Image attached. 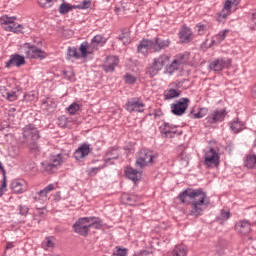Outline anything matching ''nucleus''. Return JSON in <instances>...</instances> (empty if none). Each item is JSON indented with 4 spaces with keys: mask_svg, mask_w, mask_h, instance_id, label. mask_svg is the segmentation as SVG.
<instances>
[{
    "mask_svg": "<svg viewBox=\"0 0 256 256\" xmlns=\"http://www.w3.org/2000/svg\"><path fill=\"white\" fill-rule=\"evenodd\" d=\"M107 155H108V156L111 155V152H108Z\"/></svg>",
    "mask_w": 256,
    "mask_h": 256,
    "instance_id": "obj_64",
    "label": "nucleus"
},
{
    "mask_svg": "<svg viewBox=\"0 0 256 256\" xmlns=\"http://www.w3.org/2000/svg\"><path fill=\"white\" fill-rule=\"evenodd\" d=\"M227 33H229V30H223L221 31L219 34H217L213 40L212 43H217L219 45V43L225 41V37H227Z\"/></svg>",
    "mask_w": 256,
    "mask_h": 256,
    "instance_id": "obj_37",
    "label": "nucleus"
},
{
    "mask_svg": "<svg viewBox=\"0 0 256 256\" xmlns=\"http://www.w3.org/2000/svg\"><path fill=\"white\" fill-rule=\"evenodd\" d=\"M171 45V41L169 39H161V38H154L152 39V49L154 53H160L163 49H167Z\"/></svg>",
    "mask_w": 256,
    "mask_h": 256,
    "instance_id": "obj_17",
    "label": "nucleus"
},
{
    "mask_svg": "<svg viewBox=\"0 0 256 256\" xmlns=\"http://www.w3.org/2000/svg\"><path fill=\"white\" fill-rule=\"evenodd\" d=\"M125 82L128 83V85H133V83H135V81H137V78H135V76H133V74H126L124 76Z\"/></svg>",
    "mask_w": 256,
    "mask_h": 256,
    "instance_id": "obj_50",
    "label": "nucleus"
},
{
    "mask_svg": "<svg viewBox=\"0 0 256 256\" xmlns=\"http://www.w3.org/2000/svg\"><path fill=\"white\" fill-rule=\"evenodd\" d=\"M24 145H27L28 149H30V151H32V153H39V146L37 145V140L25 142Z\"/></svg>",
    "mask_w": 256,
    "mask_h": 256,
    "instance_id": "obj_40",
    "label": "nucleus"
},
{
    "mask_svg": "<svg viewBox=\"0 0 256 256\" xmlns=\"http://www.w3.org/2000/svg\"><path fill=\"white\" fill-rule=\"evenodd\" d=\"M153 49V42L150 39H142L137 46V53L147 57L149 50Z\"/></svg>",
    "mask_w": 256,
    "mask_h": 256,
    "instance_id": "obj_18",
    "label": "nucleus"
},
{
    "mask_svg": "<svg viewBox=\"0 0 256 256\" xmlns=\"http://www.w3.org/2000/svg\"><path fill=\"white\" fill-rule=\"evenodd\" d=\"M10 188L13 193L21 194L27 191V184L23 180H14L11 182Z\"/></svg>",
    "mask_w": 256,
    "mask_h": 256,
    "instance_id": "obj_20",
    "label": "nucleus"
},
{
    "mask_svg": "<svg viewBox=\"0 0 256 256\" xmlns=\"http://www.w3.org/2000/svg\"><path fill=\"white\" fill-rule=\"evenodd\" d=\"M244 167H247V169H255L256 168V155H253V154L247 155L244 160Z\"/></svg>",
    "mask_w": 256,
    "mask_h": 256,
    "instance_id": "obj_29",
    "label": "nucleus"
},
{
    "mask_svg": "<svg viewBox=\"0 0 256 256\" xmlns=\"http://www.w3.org/2000/svg\"><path fill=\"white\" fill-rule=\"evenodd\" d=\"M211 71H223V69H229L231 67V59L229 58H218L210 63Z\"/></svg>",
    "mask_w": 256,
    "mask_h": 256,
    "instance_id": "obj_13",
    "label": "nucleus"
},
{
    "mask_svg": "<svg viewBox=\"0 0 256 256\" xmlns=\"http://www.w3.org/2000/svg\"><path fill=\"white\" fill-rule=\"evenodd\" d=\"M24 47L27 48L25 55L28 59H45L47 57V53L35 45L25 43Z\"/></svg>",
    "mask_w": 256,
    "mask_h": 256,
    "instance_id": "obj_9",
    "label": "nucleus"
},
{
    "mask_svg": "<svg viewBox=\"0 0 256 256\" xmlns=\"http://www.w3.org/2000/svg\"><path fill=\"white\" fill-rule=\"evenodd\" d=\"M36 215H38V217H43V215H45V211H43V209H37Z\"/></svg>",
    "mask_w": 256,
    "mask_h": 256,
    "instance_id": "obj_55",
    "label": "nucleus"
},
{
    "mask_svg": "<svg viewBox=\"0 0 256 256\" xmlns=\"http://www.w3.org/2000/svg\"><path fill=\"white\" fill-rule=\"evenodd\" d=\"M235 229L240 235H249L251 233V223L247 220H242L236 224Z\"/></svg>",
    "mask_w": 256,
    "mask_h": 256,
    "instance_id": "obj_23",
    "label": "nucleus"
},
{
    "mask_svg": "<svg viewBox=\"0 0 256 256\" xmlns=\"http://www.w3.org/2000/svg\"><path fill=\"white\" fill-rule=\"evenodd\" d=\"M79 109H81V106H79V104L72 103L66 108V111H68L69 115H75V113H77Z\"/></svg>",
    "mask_w": 256,
    "mask_h": 256,
    "instance_id": "obj_42",
    "label": "nucleus"
},
{
    "mask_svg": "<svg viewBox=\"0 0 256 256\" xmlns=\"http://www.w3.org/2000/svg\"><path fill=\"white\" fill-rule=\"evenodd\" d=\"M181 95L180 90L176 89H169L164 92V99L165 101H169L171 99H177Z\"/></svg>",
    "mask_w": 256,
    "mask_h": 256,
    "instance_id": "obj_30",
    "label": "nucleus"
},
{
    "mask_svg": "<svg viewBox=\"0 0 256 256\" xmlns=\"http://www.w3.org/2000/svg\"><path fill=\"white\" fill-rule=\"evenodd\" d=\"M19 95H21V87L17 86L15 90H12L11 92H6V99L10 102L17 101Z\"/></svg>",
    "mask_w": 256,
    "mask_h": 256,
    "instance_id": "obj_28",
    "label": "nucleus"
},
{
    "mask_svg": "<svg viewBox=\"0 0 256 256\" xmlns=\"http://www.w3.org/2000/svg\"><path fill=\"white\" fill-rule=\"evenodd\" d=\"M89 217L79 218L72 226L74 233L81 235L82 237H87L89 235Z\"/></svg>",
    "mask_w": 256,
    "mask_h": 256,
    "instance_id": "obj_7",
    "label": "nucleus"
},
{
    "mask_svg": "<svg viewBox=\"0 0 256 256\" xmlns=\"http://www.w3.org/2000/svg\"><path fill=\"white\" fill-rule=\"evenodd\" d=\"M48 193H51V191H53V189H55V185L54 184H49L48 186H46L44 188Z\"/></svg>",
    "mask_w": 256,
    "mask_h": 256,
    "instance_id": "obj_54",
    "label": "nucleus"
},
{
    "mask_svg": "<svg viewBox=\"0 0 256 256\" xmlns=\"http://www.w3.org/2000/svg\"><path fill=\"white\" fill-rule=\"evenodd\" d=\"M157 159V154L149 149H141L136 153L135 166L138 169H145L148 165H153Z\"/></svg>",
    "mask_w": 256,
    "mask_h": 256,
    "instance_id": "obj_3",
    "label": "nucleus"
},
{
    "mask_svg": "<svg viewBox=\"0 0 256 256\" xmlns=\"http://www.w3.org/2000/svg\"><path fill=\"white\" fill-rule=\"evenodd\" d=\"M207 108H201L199 112L193 115V119H203L207 115Z\"/></svg>",
    "mask_w": 256,
    "mask_h": 256,
    "instance_id": "obj_46",
    "label": "nucleus"
},
{
    "mask_svg": "<svg viewBox=\"0 0 256 256\" xmlns=\"http://www.w3.org/2000/svg\"><path fill=\"white\" fill-rule=\"evenodd\" d=\"M48 194H49V193H48L45 189L40 190V191L38 192L39 197H42V198H47V195H48Z\"/></svg>",
    "mask_w": 256,
    "mask_h": 256,
    "instance_id": "obj_53",
    "label": "nucleus"
},
{
    "mask_svg": "<svg viewBox=\"0 0 256 256\" xmlns=\"http://www.w3.org/2000/svg\"><path fill=\"white\" fill-rule=\"evenodd\" d=\"M189 103V98H180L179 101L170 105L171 112L173 115H176V117H181V115H185V111L189 108Z\"/></svg>",
    "mask_w": 256,
    "mask_h": 256,
    "instance_id": "obj_8",
    "label": "nucleus"
},
{
    "mask_svg": "<svg viewBox=\"0 0 256 256\" xmlns=\"http://www.w3.org/2000/svg\"><path fill=\"white\" fill-rule=\"evenodd\" d=\"M89 219V229H102L103 228V220L101 218L90 216Z\"/></svg>",
    "mask_w": 256,
    "mask_h": 256,
    "instance_id": "obj_27",
    "label": "nucleus"
},
{
    "mask_svg": "<svg viewBox=\"0 0 256 256\" xmlns=\"http://www.w3.org/2000/svg\"><path fill=\"white\" fill-rule=\"evenodd\" d=\"M111 159H119V155H115V156H111V157H108L107 159H105V163H109V161H111Z\"/></svg>",
    "mask_w": 256,
    "mask_h": 256,
    "instance_id": "obj_56",
    "label": "nucleus"
},
{
    "mask_svg": "<svg viewBox=\"0 0 256 256\" xmlns=\"http://www.w3.org/2000/svg\"><path fill=\"white\" fill-rule=\"evenodd\" d=\"M204 165H206V167H217L219 165V154L215 149L210 148L205 152Z\"/></svg>",
    "mask_w": 256,
    "mask_h": 256,
    "instance_id": "obj_11",
    "label": "nucleus"
},
{
    "mask_svg": "<svg viewBox=\"0 0 256 256\" xmlns=\"http://www.w3.org/2000/svg\"><path fill=\"white\" fill-rule=\"evenodd\" d=\"M179 38L182 43H189L193 40V31L187 26H183L179 32Z\"/></svg>",
    "mask_w": 256,
    "mask_h": 256,
    "instance_id": "obj_22",
    "label": "nucleus"
},
{
    "mask_svg": "<svg viewBox=\"0 0 256 256\" xmlns=\"http://www.w3.org/2000/svg\"><path fill=\"white\" fill-rule=\"evenodd\" d=\"M225 117H227V110H213L207 117L206 123L209 125H215V123H221L225 121Z\"/></svg>",
    "mask_w": 256,
    "mask_h": 256,
    "instance_id": "obj_10",
    "label": "nucleus"
},
{
    "mask_svg": "<svg viewBox=\"0 0 256 256\" xmlns=\"http://www.w3.org/2000/svg\"><path fill=\"white\" fill-rule=\"evenodd\" d=\"M16 17H9L4 15L0 18V24L5 31H11L12 33H23V25L15 22Z\"/></svg>",
    "mask_w": 256,
    "mask_h": 256,
    "instance_id": "obj_5",
    "label": "nucleus"
},
{
    "mask_svg": "<svg viewBox=\"0 0 256 256\" xmlns=\"http://www.w3.org/2000/svg\"><path fill=\"white\" fill-rule=\"evenodd\" d=\"M252 97H253L254 99H256V84H255V86L252 88Z\"/></svg>",
    "mask_w": 256,
    "mask_h": 256,
    "instance_id": "obj_59",
    "label": "nucleus"
},
{
    "mask_svg": "<svg viewBox=\"0 0 256 256\" xmlns=\"http://www.w3.org/2000/svg\"><path fill=\"white\" fill-rule=\"evenodd\" d=\"M18 211H19V215L27 217V214L29 213V207H27L25 205H19Z\"/></svg>",
    "mask_w": 256,
    "mask_h": 256,
    "instance_id": "obj_49",
    "label": "nucleus"
},
{
    "mask_svg": "<svg viewBox=\"0 0 256 256\" xmlns=\"http://www.w3.org/2000/svg\"><path fill=\"white\" fill-rule=\"evenodd\" d=\"M117 67H119V57L117 56H107L102 64L105 73H113Z\"/></svg>",
    "mask_w": 256,
    "mask_h": 256,
    "instance_id": "obj_12",
    "label": "nucleus"
},
{
    "mask_svg": "<svg viewBox=\"0 0 256 256\" xmlns=\"http://www.w3.org/2000/svg\"><path fill=\"white\" fill-rule=\"evenodd\" d=\"M0 171H2L3 173V177H5V168L3 167V165L0 162Z\"/></svg>",
    "mask_w": 256,
    "mask_h": 256,
    "instance_id": "obj_60",
    "label": "nucleus"
},
{
    "mask_svg": "<svg viewBox=\"0 0 256 256\" xmlns=\"http://www.w3.org/2000/svg\"><path fill=\"white\" fill-rule=\"evenodd\" d=\"M178 199L181 203H184V205H191V215L194 217H200L203 213V207H207V205H209L207 193H205L201 188H187L179 193Z\"/></svg>",
    "mask_w": 256,
    "mask_h": 256,
    "instance_id": "obj_1",
    "label": "nucleus"
},
{
    "mask_svg": "<svg viewBox=\"0 0 256 256\" xmlns=\"http://www.w3.org/2000/svg\"><path fill=\"white\" fill-rule=\"evenodd\" d=\"M65 159V156H63L62 154H57L52 162L46 164V171H48V173H51V171H53V169H57V167H59V165H61L65 161Z\"/></svg>",
    "mask_w": 256,
    "mask_h": 256,
    "instance_id": "obj_21",
    "label": "nucleus"
},
{
    "mask_svg": "<svg viewBox=\"0 0 256 256\" xmlns=\"http://www.w3.org/2000/svg\"><path fill=\"white\" fill-rule=\"evenodd\" d=\"M124 201H126V205H135L137 203V196L135 195H124Z\"/></svg>",
    "mask_w": 256,
    "mask_h": 256,
    "instance_id": "obj_43",
    "label": "nucleus"
},
{
    "mask_svg": "<svg viewBox=\"0 0 256 256\" xmlns=\"http://www.w3.org/2000/svg\"><path fill=\"white\" fill-rule=\"evenodd\" d=\"M127 248H121V246H117L113 251L112 256H127Z\"/></svg>",
    "mask_w": 256,
    "mask_h": 256,
    "instance_id": "obj_44",
    "label": "nucleus"
},
{
    "mask_svg": "<svg viewBox=\"0 0 256 256\" xmlns=\"http://www.w3.org/2000/svg\"><path fill=\"white\" fill-rule=\"evenodd\" d=\"M22 138L20 139L21 145H25V143H30V141H38L40 139L39 130L33 124L26 125L22 129Z\"/></svg>",
    "mask_w": 256,
    "mask_h": 256,
    "instance_id": "obj_4",
    "label": "nucleus"
},
{
    "mask_svg": "<svg viewBox=\"0 0 256 256\" xmlns=\"http://www.w3.org/2000/svg\"><path fill=\"white\" fill-rule=\"evenodd\" d=\"M63 75L65 76V79H67L68 81H72L75 79V74L73 73V71H64Z\"/></svg>",
    "mask_w": 256,
    "mask_h": 256,
    "instance_id": "obj_52",
    "label": "nucleus"
},
{
    "mask_svg": "<svg viewBox=\"0 0 256 256\" xmlns=\"http://www.w3.org/2000/svg\"><path fill=\"white\" fill-rule=\"evenodd\" d=\"M180 69H181V66H178L177 62L173 60L171 64L166 65L165 73H168V75H173L175 71H179Z\"/></svg>",
    "mask_w": 256,
    "mask_h": 256,
    "instance_id": "obj_35",
    "label": "nucleus"
},
{
    "mask_svg": "<svg viewBox=\"0 0 256 256\" xmlns=\"http://www.w3.org/2000/svg\"><path fill=\"white\" fill-rule=\"evenodd\" d=\"M241 3V0H226L223 6L222 11L219 13V21H223V19H227L228 15H231V7L233 5L237 7Z\"/></svg>",
    "mask_w": 256,
    "mask_h": 256,
    "instance_id": "obj_15",
    "label": "nucleus"
},
{
    "mask_svg": "<svg viewBox=\"0 0 256 256\" xmlns=\"http://www.w3.org/2000/svg\"><path fill=\"white\" fill-rule=\"evenodd\" d=\"M217 253H218V255H223V253H225V251H223V250H217Z\"/></svg>",
    "mask_w": 256,
    "mask_h": 256,
    "instance_id": "obj_61",
    "label": "nucleus"
},
{
    "mask_svg": "<svg viewBox=\"0 0 256 256\" xmlns=\"http://www.w3.org/2000/svg\"><path fill=\"white\" fill-rule=\"evenodd\" d=\"M47 103H49V100H44V101L42 102L43 105H47Z\"/></svg>",
    "mask_w": 256,
    "mask_h": 256,
    "instance_id": "obj_62",
    "label": "nucleus"
},
{
    "mask_svg": "<svg viewBox=\"0 0 256 256\" xmlns=\"http://www.w3.org/2000/svg\"><path fill=\"white\" fill-rule=\"evenodd\" d=\"M6 192H7V176L4 175L2 179V184L0 186V197H3V195H5Z\"/></svg>",
    "mask_w": 256,
    "mask_h": 256,
    "instance_id": "obj_45",
    "label": "nucleus"
},
{
    "mask_svg": "<svg viewBox=\"0 0 256 256\" xmlns=\"http://www.w3.org/2000/svg\"><path fill=\"white\" fill-rule=\"evenodd\" d=\"M160 133L165 138H173L174 135H176L177 131L173 130L175 129V126L171 123L164 122L163 125L160 126Z\"/></svg>",
    "mask_w": 256,
    "mask_h": 256,
    "instance_id": "obj_19",
    "label": "nucleus"
},
{
    "mask_svg": "<svg viewBox=\"0 0 256 256\" xmlns=\"http://www.w3.org/2000/svg\"><path fill=\"white\" fill-rule=\"evenodd\" d=\"M23 65H25V56L17 53L10 55L9 60L5 62L6 69H11V67H23Z\"/></svg>",
    "mask_w": 256,
    "mask_h": 256,
    "instance_id": "obj_14",
    "label": "nucleus"
},
{
    "mask_svg": "<svg viewBox=\"0 0 256 256\" xmlns=\"http://www.w3.org/2000/svg\"><path fill=\"white\" fill-rule=\"evenodd\" d=\"M230 217L231 212L221 210L220 214L216 217V222L219 223V225H223Z\"/></svg>",
    "mask_w": 256,
    "mask_h": 256,
    "instance_id": "obj_34",
    "label": "nucleus"
},
{
    "mask_svg": "<svg viewBox=\"0 0 256 256\" xmlns=\"http://www.w3.org/2000/svg\"><path fill=\"white\" fill-rule=\"evenodd\" d=\"M13 247H15V244H13V242L6 243V249H13Z\"/></svg>",
    "mask_w": 256,
    "mask_h": 256,
    "instance_id": "obj_57",
    "label": "nucleus"
},
{
    "mask_svg": "<svg viewBox=\"0 0 256 256\" xmlns=\"http://www.w3.org/2000/svg\"><path fill=\"white\" fill-rule=\"evenodd\" d=\"M124 108L128 111V113H144L145 103L143 102V99L133 97L127 100Z\"/></svg>",
    "mask_w": 256,
    "mask_h": 256,
    "instance_id": "obj_6",
    "label": "nucleus"
},
{
    "mask_svg": "<svg viewBox=\"0 0 256 256\" xmlns=\"http://www.w3.org/2000/svg\"><path fill=\"white\" fill-rule=\"evenodd\" d=\"M105 167H107V164H103L102 166L91 168L89 173L90 175L95 176L97 175V173H99V171H101V169H105Z\"/></svg>",
    "mask_w": 256,
    "mask_h": 256,
    "instance_id": "obj_51",
    "label": "nucleus"
},
{
    "mask_svg": "<svg viewBox=\"0 0 256 256\" xmlns=\"http://www.w3.org/2000/svg\"><path fill=\"white\" fill-rule=\"evenodd\" d=\"M229 125L232 133L237 134L243 131V125L245 124L242 121H240L239 118H236L235 120L231 121Z\"/></svg>",
    "mask_w": 256,
    "mask_h": 256,
    "instance_id": "obj_26",
    "label": "nucleus"
},
{
    "mask_svg": "<svg viewBox=\"0 0 256 256\" xmlns=\"http://www.w3.org/2000/svg\"><path fill=\"white\" fill-rule=\"evenodd\" d=\"M169 61H171V56L169 54H160L152 60V63L146 67V75L150 79L153 77H157L159 72L163 71V68L169 65Z\"/></svg>",
    "mask_w": 256,
    "mask_h": 256,
    "instance_id": "obj_2",
    "label": "nucleus"
},
{
    "mask_svg": "<svg viewBox=\"0 0 256 256\" xmlns=\"http://www.w3.org/2000/svg\"><path fill=\"white\" fill-rule=\"evenodd\" d=\"M195 30L197 31L198 34L204 35L205 32L207 31V25L198 24V25H196Z\"/></svg>",
    "mask_w": 256,
    "mask_h": 256,
    "instance_id": "obj_48",
    "label": "nucleus"
},
{
    "mask_svg": "<svg viewBox=\"0 0 256 256\" xmlns=\"http://www.w3.org/2000/svg\"><path fill=\"white\" fill-rule=\"evenodd\" d=\"M116 13H118V11H121V8H115Z\"/></svg>",
    "mask_w": 256,
    "mask_h": 256,
    "instance_id": "obj_63",
    "label": "nucleus"
},
{
    "mask_svg": "<svg viewBox=\"0 0 256 256\" xmlns=\"http://www.w3.org/2000/svg\"><path fill=\"white\" fill-rule=\"evenodd\" d=\"M187 247L185 245H176L172 250L171 256H187Z\"/></svg>",
    "mask_w": 256,
    "mask_h": 256,
    "instance_id": "obj_31",
    "label": "nucleus"
},
{
    "mask_svg": "<svg viewBox=\"0 0 256 256\" xmlns=\"http://www.w3.org/2000/svg\"><path fill=\"white\" fill-rule=\"evenodd\" d=\"M174 61L178 64V66L183 67V65H185V63H187V55L179 54L176 56Z\"/></svg>",
    "mask_w": 256,
    "mask_h": 256,
    "instance_id": "obj_41",
    "label": "nucleus"
},
{
    "mask_svg": "<svg viewBox=\"0 0 256 256\" xmlns=\"http://www.w3.org/2000/svg\"><path fill=\"white\" fill-rule=\"evenodd\" d=\"M106 41L107 40L105 39V37H103V35H96L92 38L90 47L97 51V47H102V45H105Z\"/></svg>",
    "mask_w": 256,
    "mask_h": 256,
    "instance_id": "obj_25",
    "label": "nucleus"
},
{
    "mask_svg": "<svg viewBox=\"0 0 256 256\" xmlns=\"http://www.w3.org/2000/svg\"><path fill=\"white\" fill-rule=\"evenodd\" d=\"M80 59L81 54L77 53V48L75 47H69L67 50V59Z\"/></svg>",
    "mask_w": 256,
    "mask_h": 256,
    "instance_id": "obj_38",
    "label": "nucleus"
},
{
    "mask_svg": "<svg viewBox=\"0 0 256 256\" xmlns=\"http://www.w3.org/2000/svg\"><path fill=\"white\" fill-rule=\"evenodd\" d=\"M92 50H93V47L91 46V44L89 45L88 42H83L79 47V51L81 52V57H87V55L91 54Z\"/></svg>",
    "mask_w": 256,
    "mask_h": 256,
    "instance_id": "obj_33",
    "label": "nucleus"
},
{
    "mask_svg": "<svg viewBox=\"0 0 256 256\" xmlns=\"http://www.w3.org/2000/svg\"><path fill=\"white\" fill-rule=\"evenodd\" d=\"M91 7V0H84L79 5H75V9H89Z\"/></svg>",
    "mask_w": 256,
    "mask_h": 256,
    "instance_id": "obj_47",
    "label": "nucleus"
},
{
    "mask_svg": "<svg viewBox=\"0 0 256 256\" xmlns=\"http://www.w3.org/2000/svg\"><path fill=\"white\" fill-rule=\"evenodd\" d=\"M38 3L40 7H43V9H49L57 3V0H38Z\"/></svg>",
    "mask_w": 256,
    "mask_h": 256,
    "instance_id": "obj_39",
    "label": "nucleus"
},
{
    "mask_svg": "<svg viewBox=\"0 0 256 256\" xmlns=\"http://www.w3.org/2000/svg\"><path fill=\"white\" fill-rule=\"evenodd\" d=\"M119 41H122L123 45L131 43V32L127 29H122L121 35L118 37Z\"/></svg>",
    "mask_w": 256,
    "mask_h": 256,
    "instance_id": "obj_32",
    "label": "nucleus"
},
{
    "mask_svg": "<svg viewBox=\"0 0 256 256\" xmlns=\"http://www.w3.org/2000/svg\"><path fill=\"white\" fill-rule=\"evenodd\" d=\"M46 247H49V248L53 247V241L48 239L47 242H46Z\"/></svg>",
    "mask_w": 256,
    "mask_h": 256,
    "instance_id": "obj_58",
    "label": "nucleus"
},
{
    "mask_svg": "<svg viewBox=\"0 0 256 256\" xmlns=\"http://www.w3.org/2000/svg\"><path fill=\"white\" fill-rule=\"evenodd\" d=\"M92 151L93 149L90 144L83 143L75 150L74 159H76V161H81V159H85V157H87Z\"/></svg>",
    "mask_w": 256,
    "mask_h": 256,
    "instance_id": "obj_16",
    "label": "nucleus"
},
{
    "mask_svg": "<svg viewBox=\"0 0 256 256\" xmlns=\"http://www.w3.org/2000/svg\"><path fill=\"white\" fill-rule=\"evenodd\" d=\"M125 173L126 177L131 181L136 182L141 179V172H139L137 169H134L133 167H127Z\"/></svg>",
    "mask_w": 256,
    "mask_h": 256,
    "instance_id": "obj_24",
    "label": "nucleus"
},
{
    "mask_svg": "<svg viewBox=\"0 0 256 256\" xmlns=\"http://www.w3.org/2000/svg\"><path fill=\"white\" fill-rule=\"evenodd\" d=\"M72 9H76L75 5H71L67 2H63L60 6H59V13L61 15H65L67 13H69V11H72Z\"/></svg>",
    "mask_w": 256,
    "mask_h": 256,
    "instance_id": "obj_36",
    "label": "nucleus"
}]
</instances>
